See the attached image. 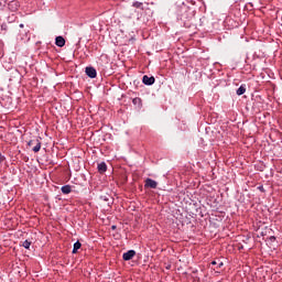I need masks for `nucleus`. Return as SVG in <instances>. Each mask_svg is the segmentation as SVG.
Listing matches in <instances>:
<instances>
[{
    "instance_id": "nucleus-1",
    "label": "nucleus",
    "mask_w": 282,
    "mask_h": 282,
    "mask_svg": "<svg viewBox=\"0 0 282 282\" xmlns=\"http://www.w3.org/2000/svg\"><path fill=\"white\" fill-rule=\"evenodd\" d=\"M175 12L180 21H188V19H191L188 6H186L184 2H176Z\"/></svg>"
},
{
    "instance_id": "nucleus-2",
    "label": "nucleus",
    "mask_w": 282,
    "mask_h": 282,
    "mask_svg": "<svg viewBox=\"0 0 282 282\" xmlns=\"http://www.w3.org/2000/svg\"><path fill=\"white\" fill-rule=\"evenodd\" d=\"M210 270H214L216 274H221V270L224 268V261L221 259L217 258L213 260L209 264Z\"/></svg>"
},
{
    "instance_id": "nucleus-3",
    "label": "nucleus",
    "mask_w": 282,
    "mask_h": 282,
    "mask_svg": "<svg viewBox=\"0 0 282 282\" xmlns=\"http://www.w3.org/2000/svg\"><path fill=\"white\" fill-rule=\"evenodd\" d=\"M28 147H33L32 148V151L34 153H39V151H41V140L39 139H33V140H30L28 142Z\"/></svg>"
},
{
    "instance_id": "nucleus-4",
    "label": "nucleus",
    "mask_w": 282,
    "mask_h": 282,
    "mask_svg": "<svg viewBox=\"0 0 282 282\" xmlns=\"http://www.w3.org/2000/svg\"><path fill=\"white\" fill-rule=\"evenodd\" d=\"M142 83H143V85L151 87V85H155V77H153V76L150 77L149 75H144L142 77Z\"/></svg>"
},
{
    "instance_id": "nucleus-5",
    "label": "nucleus",
    "mask_w": 282,
    "mask_h": 282,
    "mask_svg": "<svg viewBox=\"0 0 282 282\" xmlns=\"http://www.w3.org/2000/svg\"><path fill=\"white\" fill-rule=\"evenodd\" d=\"M86 76H88V78H96V76H98V72L94 66H87Z\"/></svg>"
},
{
    "instance_id": "nucleus-6",
    "label": "nucleus",
    "mask_w": 282,
    "mask_h": 282,
    "mask_svg": "<svg viewBox=\"0 0 282 282\" xmlns=\"http://www.w3.org/2000/svg\"><path fill=\"white\" fill-rule=\"evenodd\" d=\"M8 8L10 12H17V10L21 8V3H19L18 0H12L8 3Z\"/></svg>"
},
{
    "instance_id": "nucleus-7",
    "label": "nucleus",
    "mask_w": 282,
    "mask_h": 282,
    "mask_svg": "<svg viewBox=\"0 0 282 282\" xmlns=\"http://www.w3.org/2000/svg\"><path fill=\"white\" fill-rule=\"evenodd\" d=\"M134 256H135V250L130 249L122 254V259L123 261H131V259H133Z\"/></svg>"
},
{
    "instance_id": "nucleus-8",
    "label": "nucleus",
    "mask_w": 282,
    "mask_h": 282,
    "mask_svg": "<svg viewBox=\"0 0 282 282\" xmlns=\"http://www.w3.org/2000/svg\"><path fill=\"white\" fill-rule=\"evenodd\" d=\"M145 188H158V183L153 178L145 180Z\"/></svg>"
},
{
    "instance_id": "nucleus-9",
    "label": "nucleus",
    "mask_w": 282,
    "mask_h": 282,
    "mask_svg": "<svg viewBox=\"0 0 282 282\" xmlns=\"http://www.w3.org/2000/svg\"><path fill=\"white\" fill-rule=\"evenodd\" d=\"M55 45L57 46V47H65V37H63V36H56L55 37Z\"/></svg>"
},
{
    "instance_id": "nucleus-10",
    "label": "nucleus",
    "mask_w": 282,
    "mask_h": 282,
    "mask_svg": "<svg viewBox=\"0 0 282 282\" xmlns=\"http://www.w3.org/2000/svg\"><path fill=\"white\" fill-rule=\"evenodd\" d=\"M97 171L102 175V173H107V163L101 162L97 165Z\"/></svg>"
},
{
    "instance_id": "nucleus-11",
    "label": "nucleus",
    "mask_w": 282,
    "mask_h": 282,
    "mask_svg": "<svg viewBox=\"0 0 282 282\" xmlns=\"http://www.w3.org/2000/svg\"><path fill=\"white\" fill-rule=\"evenodd\" d=\"M80 248H83V243H80V241H76L74 245H73V254H76V252H78V250H80Z\"/></svg>"
},
{
    "instance_id": "nucleus-12",
    "label": "nucleus",
    "mask_w": 282,
    "mask_h": 282,
    "mask_svg": "<svg viewBox=\"0 0 282 282\" xmlns=\"http://www.w3.org/2000/svg\"><path fill=\"white\" fill-rule=\"evenodd\" d=\"M132 104L137 106L139 109H142V98L135 97L132 99Z\"/></svg>"
},
{
    "instance_id": "nucleus-13",
    "label": "nucleus",
    "mask_w": 282,
    "mask_h": 282,
    "mask_svg": "<svg viewBox=\"0 0 282 282\" xmlns=\"http://www.w3.org/2000/svg\"><path fill=\"white\" fill-rule=\"evenodd\" d=\"M63 195H69V193H72V185H64L61 188Z\"/></svg>"
},
{
    "instance_id": "nucleus-14",
    "label": "nucleus",
    "mask_w": 282,
    "mask_h": 282,
    "mask_svg": "<svg viewBox=\"0 0 282 282\" xmlns=\"http://www.w3.org/2000/svg\"><path fill=\"white\" fill-rule=\"evenodd\" d=\"M132 8H137L138 10H144V3L140 2V1H134L132 3Z\"/></svg>"
},
{
    "instance_id": "nucleus-15",
    "label": "nucleus",
    "mask_w": 282,
    "mask_h": 282,
    "mask_svg": "<svg viewBox=\"0 0 282 282\" xmlns=\"http://www.w3.org/2000/svg\"><path fill=\"white\" fill-rule=\"evenodd\" d=\"M237 96H243L246 94V85H241L237 90H236Z\"/></svg>"
},
{
    "instance_id": "nucleus-16",
    "label": "nucleus",
    "mask_w": 282,
    "mask_h": 282,
    "mask_svg": "<svg viewBox=\"0 0 282 282\" xmlns=\"http://www.w3.org/2000/svg\"><path fill=\"white\" fill-rule=\"evenodd\" d=\"M23 248H25V250H30V247L32 246V242L30 240H24L22 242Z\"/></svg>"
},
{
    "instance_id": "nucleus-17",
    "label": "nucleus",
    "mask_w": 282,
    "mask_h": 282,
    "mask_svg": "<svg viewBox=\"0 0 282 282\" xmlns=\"http://www.w3.org/2000/svg\"><path fill=\"white\" fill-rule=\"evenodd\" d=\"M6 3H8V0H0V10H3V8H6Z\"/></svg>"
},
{
    "instance_id": "nucleus-18",
    "label": "nucleus",
    "mask_w": 282,
    "mask_h": 282,
    "mask_svg": "<svg viewBox=\"0 0 282 282\" xmlns=\"http://www.w3.org/2000/svg\"><path fill=\"white\" fill-rule=\"evenodd\" d=\"M258 191H260V193H265V188L263 187V185L258 186Z\"/></svg>"
},
{
    "instance_id": "nucleus-19",
    "label": "nucleus",
    "mask_w": 282,
    "mask_h": 282,
    "mask_svg": "<svg viewBox=\"0 0 282 282\" xmlns=\"http://www.w3.org/2000/svg\"><path fill=\"white\" fill-rule=\"evenodd\" d=\"M269 241H271V242L276 241V237H274V236L269 237Z\"/></svg>"
},
{
    "instance_id": "nucleus-20",
    "label": "nucleus",
    "mask_w": 282,
    "mask_h": 282,
    "mask_svg": "<svg viewBox=\"0 0 282 282\" xmlns=\"http://www.w3.org/2000/svg\"><path fill=\"white\" fill-rule=\"evenodd\" d=\"M3 160H6V156H3L2 154H0V164H1V162H3Z\"/></svg>"
},
{
    "instance_id": "nucleus-21",
    "label": "nucleus",
    "mask_w": 282,
    "mask_h": 282,
    "mask_svg": "<svg viewBox=\"0 0 282 282\" xmlns=\"http://www.w3.org/2000/svg\"><path fill=\"white\" fill-rule=\"evenodd\" d=\"M263 169H265V165L261 164L259 171H263Z\"/></svg>"
},
{
    "instance_id": "nucleus-22",
    "label": "nucleus",
    "mask_w": 282,
    "mask_h": 282,
    "mask_svg": "<svg viewBox=\"0 0 282 282\" xmlns=\"http://www.w3.org/2000/svg\"><path fill=\"white\" fill-rule=\"evenodd\" d=\"M112 230H116V225L112 226Z\"/></svg>"
},
{
    "instance_id": "nucleus-23",
    "label": "nucleus",
    "mask_w": 282,
    "mask_h": 282,
    "mask_svg": "<svg viewBox=\"0 0 282 282\" xmlns=\"http://www.w3.org/2000/svg\"><path fill=\"white\" fill-rule=\"evenodd\" d=\"M20 28H24V24H20Z\"/></svg>"
},
{
    "instance_id": "nucleus-24",
    "label": "nucleus",
    "mask_w": 282,
    "mask_h": 282,
    "mask_svg": "<svg viewBox=\"0 0 282 282\" xmlns=\"http://www.w3.org/2000/svg\"><path fill=\"white\" fill-rule=\"evenodd\" d=\"M151 3L153 6V2H148V4Z\"/></svg>"
},
{
    "instance_id": "nucleus-25",
    "label": "nucleus",
    "mask_w": 282,
    "mask_h": 282,
    "mask_svg": "<svg viewBox=\"0 0 282 282\" xmlns=\"http://www.w3.org/2000/svg\"><path fill=\"white\" fill-rule=\"evenodd\" d=\"M261 236L263 237V232H261Z\"/></svg>"
}]
</instances>
